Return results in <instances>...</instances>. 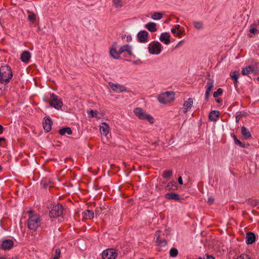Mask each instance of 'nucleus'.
<instances>
[{"label": "nucleus", "instance_id": "nucleus-1", "mask_svg": "<svg viewBox=\"0 0 259 259\" xmlns=\"http://www.w3.org/2000/svg\"><path fill=\"white\" fill-rule=\"evenodd\" d=\"M13 77L11 67L8 65L2 66L0 68V90L3 85L9 83Z\"/></svg>", "mask_w": 259, "mask_h": 259}, {"label": "nucleus", "instance_id": "nucleus-2", "mask_svg": "<svg viewBox=\"0 0 259 259\" xmlns=\"http://www.w3.org/2000/svg\"><path fill=\"white\" fill-rule=\"evenodd\" d=\"M40 221L39 214H32L27 220V227L30 230L35 231L40 226Z\"/></svg>", "mask_w": 259, "mask_h": 259}, {"label": "nucleus", "instance_id": "nucleus-3", "mask_svg": "<svg viewBox=\"0 0 259 259\" xmlns=\"http://www.w3.org/2000/svg\"><path fill=\"white\" fill-rule=\"evenodd\" d=\"M64 208L62 205L58 203L53 204L49 212L50 218H57L62 215L63 213Z\"/></svg>", "mask_w": 259, "mask_h": 259}, {"label": "nucleus", "instance_id": "nucleus-4", "mask_svg": "<svg viewBox=\"0 0 259 259\" xmlns=\"http://www.w3.org/2000/svg\"><path fill=\"white\" fill-rule=\"evenodd\" d=\"M174 96L172 92H166L158 96V100L161 104H167L174 100Z\"/></svg>", "mask_w": 259, "mask_h": 259}, {"label": "nucleus", "instance_id": "nucleus-5", "mask_svg": "<svg viewBox=\"0 0 259 259\" xmlns=\"http://www.w3.org/2000/svg\"><path fill=\"white\" fill-rule=\"evenodd\" d=\"M50 105L56 109L59 110L63 106L62 100L54 93L50 94Z\"/></svg>", "mask_w": 259, "mask_h": 259}, {"label": "nucleus", "instance_id": "nucleus-6", "mask_svg": "<svg viewBox=\"0 0 259 259\" xmlns=\"http://www.w3.org/2000/svg\"><path fill=\"white\" fill-rule=\"evenodd\" d=\"M148 49L150 54L158 55L161 52V45L158 41H153L149 44Z\"/></svg>", "mask_w": 259, "mask_h": 259}, {"label": "nucleus", "instance_id": "nucleus-7", "mask_svg": "<svg viewBox=\"0 0 259 259\" xmlns=\"http://www.w3.org/2000/svg\"><path fill=\"white\" fill-rule=\"evenodd\" d=\"M103 259H115L117 256V253L113 248H109L102 252Z\"/></svg>", "mask_w": 259, "mask_h": 259}, {"label": "nucleus", "instance_id": "nucleus-8", "mask_svg": "<svg viewBox=\"0 0 259 259\" xmlns=\"http://www.w3.org/2000/svg\"><path fill=\"white\" fill-rule=\"evenodd\" d=\"M214 87V81L212 79H208L205 85V99L207 101L209 98L210 93Z\"/></svg>", "mask_w": 259, "mask_h": 259}, {"label": "nucleus", "instance_id": "nucleus-9", "mask_svg": "<svg viewBox=\"0 0 259 259\" xmlns=\"http://www.w3.org/2000/svg\"><path fill=\"white\" fill-rule=\"evenodd\" d=\"M111 89L116 93H120L126 91V88L118 83H114L111 82L108 83Z\"/></svg>", "mask_w": 259, "mask_h": 259}, {"label": "nucleus", "instance_id": "nucleus-10", "mask_svg": "<svg viewBox=\"0 0 259 259\" xmlns=\"http://www.w3.org/2000/svg\"><path fill=\"white\" fill-rule=\"evenodd\" d=\"M137 37L140 42L146 43L148 41L149 33L145 30H141L138 32Z\"/></svg>", "mask_w": 259, "mask_h": 259}, {"label": "nucleus", "instance_id": "nucleus-11", "mask_svg": "<svg viewBox=\"0 0 259 259\" xmlns=\"http://www.w3.org/2000/svg\"><path fill=\"white\" fill-rule=\"evenodd\" d=\"M255 239L256 237L253 233L249 232L246 233L245 242L247 244H253L255 241Z\"/></svg>", "mask_w": 259, "mask_h": 259}, {"label": "nucleus", "instance_id": "nucleus-12", "mask_svg": "<svg viewBox=\"0 0 259 259\" xmlns=\"http://www.w3.org/2000/svg\"><path fill=\"white\" fill-rule=\"evenodd\" d=\"M193 104V100L189 98L187 101H185L183 104V112L186 113L188 110L191 108Z\"/></svg>", "mask_w": 259, "mask_h": 259}, {"label": "nucleus", "instance_id": "nucleus-13", "mask_svg": "<svg viewBox=\"0 0 259 259\" xmlns=\"http://www.w3.org/2000/svg\"><path fill=\"white\" fill-rule=\"evenodd\" d=\"M14 245V242L11 239L4 240L2 243V248L4 250H9Z\"/></svg>", "mask_w": 259, "mask_h": 259}, {"label": "nucleus", "instance_id": "nucleus-14", "mask_svg": "<svg viewBox=\"0 0 259 259\" xmlns=\"http://www.w3.org/2000/svg\"><path fill=\"white\" fill-rule=\"evenodd\" d=\"M170 35L169 33L168 32H165L161 34L159 39L161 42H164L165 45H168L170 42Z\"/></svg>", "mask_w": 259, "mask_h": 259}, {"label": "nucleus", "instance_id": "nucleus-15", "mask_svg": "<svg viewBox=\"0 0 259 259\" xmlns=\"http://www.w3.org/2000/svg\"><path fill=\"white\" fill-rule=\"evenodd\" d=\"M52 122L50 118H45L43 121V127L46 132H49L52 128Z\"/></svg>", "mask_w": 259, "mask_h": 259}, {"label": "nucleus", "instance_id": "nucleus-16", "mask_svg": "<svg viewBox=\"0 0 259 259\" xmlns=\"http://www.w3.org/2000/svg\"><path fill=\"white\" fill-rule=\"evenodd\" d=\"M100 131L102 135L107 136L109 133V126L106 122H102L100 125Z\"/></svg>", "mask_w": 259, "mask_h": 259}, {"label": "nucleus", "instance_id": "nucleus-17", "mask_svg": "<svg viewBox=\"0 0 259 259\" xmlns=\"http://www.w3.org/2000/svg\"><path fill=\"white\" fill-rule=\"evenodd\" d=\"M219 111L212 110L210 111L209 114V119L211 121L216 122L219 119Z\"/></svg>", "mask_w": 259, "mask_h": 259}, {"label": "nucleus", "instance_id": "nucleus-18", "mask_svg": "<svg viewBox=\"0 0 259 259\" xmlns=\"http://www.w3.org/2000/svg\"><path fill=\"white\" fill-rule=\"evenodd\" d=\"M119 53L122 54L123 52H127L128 53V55L131 56L133 55L132 52L131 50V47L128 45H125L121 46L119 49Z\"/></svg>", "mask_w": 259, "mask_h": 259}, {"label": "nucleus", "instance_id": "nucleus-19", "mask_svg": "<svg viewBox=\"0 0 259 259\" xmlns=\"http://www.w3.org/2000/svg\"><path fill=\"white\" fill-rule=\"evenodd\" d=\"M241 135L242 137L246 140L249 139L251 137V135L249 131L245 126L241 127Z\"/></svg>", "mask_w": 259, "mask_h": 259}, {"label": "nucleus", "instance_id": "nucleus-20", "mask_svg": "<svg viewBox=\"0 0 259 259\" xmlns=\"http://www.w3.org/2000/svg\"><path fill=\"white\" fill-rule=\"evenodd\" d=\"M31 57L30 53L28 51H24L21 55L20 59L23 62H28Z\"/></svg>", "mask_w": 259, "mask_h": 259}, {"label": "nucleus", "instance_id": "nucleus-21", "mask_svg": "<svg viewBox=\"0 0 259 259\" xmlns=\"http://www.w3.org/2000/svg\"><path fill=\"white\" fill-rule=\"evenodd\" d=\"M134 112L140 119H144L146 113L144 112L142 109L136 108L134 109Z\"/></svg>", "mask_w": 259, "mask_h": 259}, {"label": "nucleus", "instance_id": "nucleus-22", "mask_svg": "<svg viewBox=\"0 0 259 259\" xmlns=\"http://www.w3.org/2000/svg\"><path fill=\"white\" fill-rule=\"evenodd\" d=\"M165 198L169 200H178L180 199L179 195L174 192L168 193L165 195Z\"/></svg>", "mask_w": 259, "mask_h": 259}, {"label": "nucleus", "instance_id": "nucleus-23", "mask_svg": "<svg viewBox=\"0 0 259 259\" xmlns=\"http://www.w3.org/2000/svg\"><path fill=\"white\" fill-rule=\"evenodd\" d=\"M145 27L149 31L152 32H155L157 30L156 23L154 22H149L145 25Z\"/></svg>", "mask_w": 259, "mask_h": 259}, {"label": "nucleus", "instance_id": "nucleus-24", "mask_svg": "<svg viewBox=\"0 0 259 259\" xmlns=\"http://www.w3.org/2000/svg\"><path fill=\"white\" fill-rule=\"evenodd\" d=\"M233 138L234 143L236 145H239L241 147L245 148L249 146L248 144H244L239 140L235 135L232 136Z\"/></svg>", "mask_w": 259, "mask_h": 259}, {"label": "nucleus", "instance_id": "nucleus-25", "mask_svg": "<svg viewBox=\"0 0 259 259\" xmlns=\"http://www.w3.org/2000/svg\"><path fill=\"white\" fill-rule=\"evenodd\" d=\"M239 76V74L237 71H234L230 74L231 77L234 80V84L235 87L237 85Z\"/></svg>", "mask_w": 259, "mask_h": 259}, {"label": "nucleus", "instance_id": "nucleus-26", "mask_svg": "<svg viewBox=\"0 0 259 259\" xmlns=\"http://www.w3.org/2000/svg\"><path fill=\"white\" fill-rule=\"evenodd\" d=\"M110 54L111 57L114 59H118L119 58V55L120 54L119 51L117 52L115 49L112 48L110 50Z\"/></svg>", "mask_w": 259, "mask_h": 259}, {"label": "nucleus", "instance_id": "nucleus-27", "mask_svg": "<svg viewBox=\"0 0 259 259\" xmlns=\"http://www.w3.org/2000/svg\"><path fill=\"white\" fill-rule=\"evenodd\" d=\"M59 132L61 135H64L65 134L71 135L72 133L71 129L68 127L60 129Z\"/></svg>", "mask_w": 259, "mask_h": 259}, {"label": "nucleus", "instance_id": "nucleus-28", "mask_svg": "<svg viewBox=\"0 0 259 259\" xmlns=\"http://www.w3.org/2000/svg\"><path fill=\"white\" fill-rule=\"evenodd\" d=\"M253 67L251 66H248L246 67L245 68H243L242 70V74L243 75H247L249 74L250 72H252Z\"/></svg>", "mask_w": 259, "mask_h": 259}, {"label": "nucleus", "instance_id": "nucleus-29", "mask_svg": "<svg viewBox=\"0 0 259 259\" xmlns=\"http://www.w3.org/2000/svg\"><path fill=\"white\" fill-rule=\"evenodd\" d=\"M156 243L157 245L160 246H165L167 244L166 241L161 239L159 237L157 238Z\"/></svg>", "mask_w": 259, "mask_h": 259}, {"label": "nucleus", "instance_id": "nucleus-30", "mask_svg": "<svg viewBox=\"0 0 259 259\" xmlns=\"http://www.w3.org/2000/svg\"><path fill=\"white\" fill-rule=\"evenodd\" d=\"M193 23L195 28L198 30H201L203 28V23L202 22L194 21Z\"/></svg>", "mask_w": 259, "mask_h": 259}, {"label": "nucleus", "instance_id": "nucleus-31", "mask_svg": "<svg viewBox=\"0 0 259 259\" xmlns=\"http://www.w3.org/2000/svg\"><path fill=\"white\" fill-rule=\"evenodd\" d=\"M112 2L116 8H120L123 6V2L121 0H112Z\"/></svg>", "mask_w": 259, "mask_h": 259}, {"label": "nucleus", "instance_id": "nucleus-32", "mask_svg": "<svg viewBox=\"0 0 259 259\" xmlns=\"http://www.w3.org/2000/svg\"><path fill=\"white\" fill-rule=\"evenodd\" d=\"M153 20H158L162 18V14L159 12H154L151 16Z\"/></svg>", "mask_w": 259, "mask_h": 259}, {"label": "nucleus", "instance_id": "nucleus-33", "mask_svg": "<svg viewBox=\"0 0 259 259\" xmlns=\"http://www.w3.org/2000/svg\"><path fill=\"white\" fill-rule=\"evenodd\" d=\"M84 214L90 219H92L94 217V212L92 210H85L84 211Z\"/></svg>", "mask_w": 259, "mask_h": 259}, {"label": "nucleus", "instance_id": "nucleus-34", "mask_svg": "<svg viewBox=\"0 0 259 259\" xmlns=\"http://www.w3.org/2000/svg\"><path fill=\"white\" fill-rule=\"evenodd\" d=\"M172 174V171L171 170H167L163 171L162 176L165 179L169 178L171 176Z\"/></svg>", "mask_w": 259, "mask_h": 259}, {"label": "nucleus", "instance_id": "nucleus-35", "mask_svg": "<svg viewBox=\"0 0 259 259\" xmlns=\"http://www.w3.org/2000/svg\"><path fill=\"white\" fill-rule=\"evenodd\" d=\"M170 256L171 257H176L178 254V250L176 248H172L169 251Z\"/></svg>", "mask_w": 259, "mask_h": 259}, {"label": "nucleus", "instance_id": "nucleus-36", "mask_svg": "<svg viewBox=\"0 0 259 259\" xmlns=\"http://www.w3.org/2000/svg\"><path fill=\"white\" fill-rule=\"evenodd\" d=\"M223 92V90L221 88H219L217 91L214 92L213 94L214 98H217L218 96L222 95Z\"/></svg>", "mask_w": 259, "mask_h": 259}, {"label": "nucleus", "instance_id": "nucleus-37", "mask_svg": "<svg viewBox=\"0 0 259 259\" xmlns=\"http://www.w3.org/2000/svg\"><path fill=\"white\" fill-rule=\"evenodd\" d=\"M55 254L53 258V259H59L60 257L61 254V250L59 248H57L55 249Z\"/></svg>", "mask_w": 259, "mask_h": 259}, {"label": "nucleus", "instance_id": "nucleus-38", "mask_svg": "<svg viewBox=\"0 0 259 259\" xmlns=\"http://www.w3.org/2000/svg\"><path fill=\"white\" fill-rule=\"evenodd\" d=\"M98 112L97 110H91L89 113V117L90 118H94L96 116Z\"/></svg>", "mask_w": 259, "mask_h": 259}, {"label": "nucleus", "instance_id": "nucleus-39", "mask_svg": "<svg viewBox=\"0 0 259 259\" xmlns=\"http://www.w3.org/2000/svg\"><path fill=\"white\" fill-rule=\"evenodd\" d=\"M28 20L31 22H34L36 20V16L33 13H31L29 14L28 16Z\"/></svg>", "mask_w": 259, "mask_h": 259}, {"label": "nucleus", "instance_id": "nucleus-40", "mask_svg": "<svg viewBox=\"0 0 259 259\" xmlns=\"http://www.w3.org/2000/svg\"><path fill=\"white\" fill-rule=\"evenodd\" d=\"M176 183L174 182H171L168 183V184L166 186V189L167 190H174V189L172 188L173 186H175V184Z\"/></svg>", "mask_w": 259, "mask_h": 259}, {"label": "nucleus", "instance_id": "nucleus-41", "mask_svg": "<svg viewBox=\"0 0 259 259\" xmlns=\"http://www.w3.org/2000/svg\"><path fill=\"white\" fill-rule=\"evenodd\" d=\"M144 119H147L150 123H153V122H154L153 117L148 114H146V115L144 117Z\"/></svg>", "mask_w": 259, "mask_h": 259}, {"label": "nucleus", "instance_id": "nucleus-42", "mask_svg": "<svg viewBox=\"0 0 259 259\" xmlns=\"http://www.w3.org/2000/svg\"><path fill=\"white\" fill-rule=\"evenodd\" d=\"M236 259H250L249 256L245 253H242L237 257Z\"/></svg>", "mask_w": 259, "mask_h": 259}, {"label": "nucleus", "instance_id": "nucleus-43", "mask_svg": "<svg viewBox=\"0 0 259 259\" xmlns=\"http://www.w3.org/2000/svg\"><path fill=\"white\" fill-rule=\"evenodd\" d=\"M249 32L251 33H252V34H255V33H257L258 32V30L257 29L255 28L254 27L251 26L250 29H249Z\"/></svg>", "mask_w": 259, "mask_h": 259}, {"label": "nucleus", "instance_id": "nucleus-44", "mask_svg": "<svg viewBox=\"0 0 259 259\" xmlns=\"http://www.w3.org/2000/svg\"><path fill=\"white\" fill-rule=\"evenodd\" d=\"M242 116V115L240 113L237 114V115L235 117L236 122H238L240 120Z\"/></svg>", "mask_w": 259, "mask_h": 259}, {"label": "nucleus", "instance_id": "nucleus-45", "mask_svg": "<svg viewBox=\"0 0 259 259\" xmlns=\"http://www.w3.org/2000/svg\"><path fill=\"white\" fill-rule=\"evenodd\" d=\"M101 208H97L96 209V213L97 215H99L101 213Z\"/></svg>", "mask_w": 259, "mask_h": 259}, {"label": "nucleus", "instance_id": "nucleus-46", "mask_svg": "<svg viewBox=\"0 0 259 259\" xmlns=\"http://www.w3.org/2000/svg\"><path fill=\"white\" fill-rule=\"evenodd\" d=\"M182 34V32L181 31H177L176 34H175V36L180 37Z\"/></svg>", "mask_w": 259, "mask_h": 259}, {"label": "nucleus", "instance_id": "nucleus-47", "mask_svg": "<svg viewBox=\"0 0 259 259\" xmlns=\"http://www.w3.org/2000/svg\"><path fill=\"white\" fill-rule=\"evenodd\" d=\"M205 256H206L205 259H215L212 256L206 254L205 255Z\"/></svg>", "mask_w": 259, "mask_h": 259}, {"label": "nucleus", "instance_id": "nucleus-48", "mask_svg": "<svg viewBox=\"0 0 259 259\" xmlns=\"http://www.w3.org/2000/svg\"><path fill=\"white\" fill-rule=\"evenodd\" d=\"M214 201V199L212 197H209L207 199V202L212 203Z\"/></svg>", "mask_w": 259, "mask_h": 259}, {"label": "nucleus", "instance_id": "nucleus-49", "mask_svg": "<svg viewBox=\"0 0 259 259\" xmlns=\"http://www.w3.org/2000/svg\"><path fill=\"white\" fill-rule=\"evenodd\" d=\"M133 63L140 65L142 64V62L140 60H137L136 61H133Z\"/></svg>", "mask_w": 259, "mask_h": 259}, {"label": "nucleus", "instance_id": "nucleus-50", "mask_svg": "<svg viewBox=\"0 0 259 259\" xmlns=\"http://www.w3.org/2000/svg\"><path fill=\"white\" fill-rule=\"evenodd\" d=\"M178 182L180 184L182 185L183 184V180L181 177H180L178 178Z\"/></svg>", "mask_w": 259, "mask_h": 259}, {"label": "nucleus", "instance_id": "nucleus-51", "mask_svg": "<svg viewBox=\"0 0 259 259\" xmlns=\"http://www.w3.org/2000/svg\"><path fill=\"white\" fill-rule=\"evenodd\" d=\"M126 39H127V41H131L132 39V37L131 35H127L126 37Z\"/></svg>", "mask_w": 259, "mask_h": 259}, {"label": "nucleus", "instance_id": "nucleus-52", "mask_svg": "<svg viewBox=\"0 0 259 259\" xmlns=\"http://www.w3.org/2000/svg\"><path fill=\"white\" fill-rule=\"evenodd\" d=\"M171 32L173 34H176V32H177V30L176 29V28H172V29H171Z\"/></svg>", "mask_w": 259, "mask_h": 259}, {"label": "nucleus", "instance_id": "nucleus-53", "mask_svg": "<svg viewBox=\"0 0 259 259\" xmlns=\"http://www.w3.org/2000/svg\"><path fill=\"white\" fill-rule=\"evenodd\" d=\"M180 28V25L179 24H177L175 25L174 28H176V30H179Z\"/></svg>", "mask_w": 259, "mask_h": 259}, {"label": "nucleus", "instance_id": "nucleus-54", "mask_svg": "<svg viewBox=\"0 0 259 259\" xmlns=\"http://www.w3.org/2000/svg\"><path fill=\"white\" fill-rule=\"evenodd\" d=\"M216 102L217 103H221L222 102V99H221V98H217L216 100H215Z\"/></svg>", "mask_w": 259, "mask_h": 259}, {"label": "nucleus", "instance_id": "nucleus-55", "mask_svg": "<svg viewBox=\"0 0 259 259\" xmlns=\"http://www.w3.org/2000/svg\"><path fill=\"white\" fill-rule=\"evenodd\" d=\"M4 127L3 126L0 124V134H2L3 132Z\"/></svg>", "mask_w": 259, "mask_h": 259}, {"label": "nucleus", "instance_id": "nucleus-56", "mask_svg": "<svg viewBox=\"0 0 259 259\" xmlns=\"http://www.w3.org/2000/svg\"><path fill=\"white\" fill-rule=\"evenodd\" d=\"M28 213H29V216L32 215V214H34L33 213H32V210H29L28 211Z\"/></svg>", "mask_w": 259, "mask_h": 259}, {"label": "nucleus", "instance_id": "nucleus-57", "mask_svg": "<svg viewBox=\"0 0 259 259\" xmlns=\"http://www.w3.org/2000/svg\"><path fill=\"white\" fill-rule=\"evenodd\" d=\"M183 42V40L179 41V42L177 45L176 47H178L181 43Z\"/></svg>", "mask_w": 259, "mask_h": 259}, {"label": "nucleus", "instance_id": "nucleus-58", "mask_svg": "<svg viewBox=\"0 0 259 259\" xmlns=\"http://www.w3.org/2000/svg\"><path fill=\"white\" fill-rule=\"evenodd\" d=\"M198 259H205V257L202 258L201 257H199Z\"/></svg>", "mask_w": 259, "mask_h": 259}, {"label": "nucleus", "instance_id": "nucleus-59", "mask_svg": "<svg viewBox=\"0 0 259 259\" xmlns=\"http://www.w3.org/2000/svg\"><path fill=\"white\" fill-rule=\"evenodd\" d=\"M2 166L0 165V171L2 170Z\"/></svg>", "mask_w": 259, "mask_h": 259}, {"label": "nucleus", "instance_id": "nucleus-60", "mask_svg": "<svg viewBox=\"0 0 259 259\" xmlns=\"http://www.w3.org/2000/svg\"><path fill=\"white\" fill-rule=\"evenodd\" d=\"M258 80H259V78H258Z\"/></svg>", "mask_w": 259, "mask_h": 259}]
</instances>
